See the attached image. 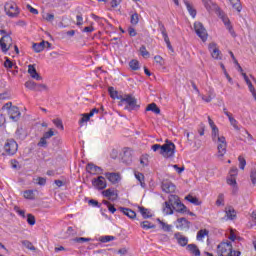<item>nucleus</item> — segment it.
Returning a JSON list of instances; mask_svg holds the SVG:
<instances>
[{
  "label": "nucleus",
  "instance_id": "obj_41",
  "mask_svg": "<svg viewBox=\"0 0 256 256\" xmlns=\"http://www.w3.org/2000/svg\"><path fill=\"white\" fill-rule=\"evenodd\" d=\"M108 93H109L111 99H120L119 98V92L117 90H115L114 87H109L108 88Z\"/></svg>",
  "mask_w": 256,
  "mask_h": 256
},
{
  "label": "nucleus",
  "instance_id": "obj_30",
  "mask_svg": "<svg viewBox=\"0 0 256 256\" xmlns=\"http://www.w3.org/2000/svg\"><path fill=\"white\" fill-rule=\"evenodd\" d=\"M185 200L188 201L189 203H192V205L199 206L202 204V202L199 200V198L189 194L185 197Z\"/></svg>",
  "mask_w": 256,
  "mask_h": 256
},
{
  "label": "nucleus",
  "instance_id": "obj_13",
  "mask_svg": "<svg viewBox=\"0 0 256 256\" xmlns=\"http://www.w3.org/2000/svg\"><path fill=\"white\" fill-rule=\"evenodd\" d=\"M175 225H176V229L183 231V230L189 229V227H191V222H189L186 218H178L176 220Z\"/></svg>",
  "mask_w": 256,
  "mask_h": 256
},
{
  "label": "nucleus",
  "instance_id": "obj_56",
  "mask_svg": "<svg viewBox=\"0 0 256 256\" xmlns=\"http://www.w3.org/2000/svg\"><path fill=\"white\" fill-rule=\"evenodd\" d=\"M75 243H88L91 241V238H84V237H79L74 239Z\"/></svg>",
  "mask_w": 256,
  "mask_h": 256
},
{
  "label": "nucleus",
  "instance_id": "obj_54",
  "mask_svg": "<svg viewBox=\"0 0 256 256\" xmlns=\"http://www.w3.org/2000/svg\"><path fill=\"white\" fill-rule=\"evenodd\" d=\"M27 223L28 225H35V216H33V214H28L27 215Z\"/></svg>",
  "mask_w": 256,
  "mask_h": 256
},
{
  "label": "nucleus",
  "instance_id": "obj_36",
  "mask_svg": "<svg viewBox=\"0 0 256 256\" xmlns=\"http://www.w3.org/2000/svg\"><path fill=\"white\" fill-rule=\"evenodd\" d=\"M233 9H235V11H237L238 13H241V9H243V7L241 6V1L240 0H229Z\"/></svg>",
  "mask_w": 256,
  "mask_h": 256
},
{
  "label": "nucleus",
  "instance_id": "obj_47",
  "mask_svg": "<svg viewBox=\"0 0 256 256\" xmlns=\"http://www.w3.org/2000/svg\"><path fill=\"white\" fill-rule=\"evenodd\" d=\"M227 184L230 185L231 187L237 186V178L233 176H228L227 178Z\"/></svg>",
  "mask_w": 256,
  "mask_h": 256
},
{
  "label": "nucleus",
  "instance_id": "obj_9",
  "mask_svg": "<svg viewBox=\"0 0 256 256\" xmlns=\"http://www.w3.org/2000/svg\"><path fill=\"white\" fill-rule=\"evenodd\" d=\"M194 31L196 35H198L201 38L202 41H207L209 34H207V29H205V26H203L201 22L194 23Z\"/></svg>",
  "mask_w": 256,
  "mask_h": 256
},
{
  "label": "nucleus",
  "instance_id": "obj_6",
  "mask_svg": "<svg viewBox=\"0 0 256 256\" xmlns=\"http://www.w3.org/2000/svg\"><path fill=\"white\" fill-rule=\"evenodd\" d=\"M121 103H126L125 109L127 111H135V109H139V105L137 104V98L131 94H127L124 97L120 98Z\"/></svg>",
  "mask_w": 256,
  "mask_h": 256
},
{
  "label": "nucleus",
  "instance_id": "obj_18",
  "mask_svg": "<svg viewBox=\"0 0 256 256\" xmlns=\"http://www.w3.org/2000/svg\"><path fill=\"white\" fill-rule=\"evenodd\" d=\"M8 115L11 120L17 121L18 119H21V112L19 111V107L13 106L9 112Z\"/></svg>",
  "mask_w": 256,
  "mask_h": 256
},
{
  "label": "nucleus",
  "instance_id": "obj_32",
  "mask_svg": "<svg viewBox=\"0 0 256 256\" xmlns=\"http://www.w3.org/2000/svg\"><path fill=\"white\" fill-rule=\"evenodd\" d=\"M143 219H151V217H153V215L151 214V212L149 211V209L140 206L138 207Z\"/></svg>",
  "mask_w": 256,
  "mask_h": 256
},
{
  "label": "nucleus",
  "instance_id": "obj_1",
  "mask_svg": "<svg viewBox=\"0 0 256 256\" xmlns=\"http://www.w3.org/2000/svg\"><path fill=\"white\" fill-rule=\"evenodd\" d=\"M151 149L154 152L159 151V154L162 155L164 159H173V157H175V151H177V146H175V143L170 140H165L163 145L154 144Z\"/></svg>",
  "mask_w": 256,
  "mask_h": 256
},
{
  "label": "nucleus",
  "instance_id": "obj_19",
  "mask_svg": "<svg viewBox=\"0 0 256 256\" xmlns=\"http://www.w3.org/2000/svg\"><path fill=\"white\" fill-rule=\"evenodd\" d=\"M28 73L32 79H35L36 81H41L43 79L39 73H37V69L34 65L28 66Z\"/></svg>",
  "mask_w": 256,
  "mask_h": 256
},
{
  "label": "nucleus",
  "instance_id": "obj_63",
  "mask_svg": "<svg viewBox=\"0 0 256 256\" xmlns=\"http://www.w3.org/2000/svg\"><path fill=\"white\" fill-rule=\"evenodd\" d=\"M38 147H47V138H40V141L38 142Z\"/></svg>",
  "mask_w": 256,
  "mask_h": 256
},
{
  "label": "nucleus",
  "instance_id": "obj_44",
  "mask_svg": "<svg viewBox=\"0 0 256 256\" xmlns=\"http://www.w3.org/2000/svg\"><path fill=\"white\" fill-rule=\"evenodd\" d=\"M130 23H131V25L139 24V13L135 12V13L131 14Z\"/></svg>",
  "mask_w": 256,
  "mask_h": 256
},
{
  "label": "nucleus",
  "instance_id": "obj_55",
  "mask_svg": "<svg viewBox=\"0 0 256 256\" xmlns=\"http://www.w3.org/2000/svg\"><path fill=\"white\" fill-rule=\"evenodd\" d=\"M4 67L6 69H13V62L11 61V59L6 57V60L4 61Z\"/></svg>",
  "mask_w": 256,
  "mask_h": 256
},
{
  "label": "nucleus",
  "instance_id": "obj_28",
  "mask_svg": "<svg viewBox=\"0 0 256 256\" xmlns=\"http://www.w3.org/2000/svg\"><path fill=\"white\" fill-rule=\"evenodd\" d=\"M173 211H177V208H174L172 205L168 204V202H165L163 206L164 215H173Z\"/></svg>",
  "mask_w": 256,
  "mask_h": 256
},
{
  "label": "nucleus",
  "instance_id": "obj_4",
  "mask_svg": "<svg viewBox=\"0 0 256 256\" xmlns=\"http://www.w3.org/2000/svg\"><path fill=\"white\" fill-rule=\"evenodd\" d=\"M4 12L6 13L7 17H10V19H15V17H19V13H21V11L19 10V6H17V3L11 0L5 2Z\"/></svg>",
  "mask_w": 256,
  "mask_h": 256
},
{
  "label": "nucleus",
  "instance_id": "obj_46",
  "mask_svg": "<svg viewBox=\"0 0 256 256\" xmlns=\"http://www.w3.org/2000/svg\"><path fill=\"white\" fill-rule=\"evenodd\" d=\"M91 120V116L89 113L82 114V118L79 120V125H83V123H87Z\"/></svg>",
  "mask_w": 256,
  "mask_h": 256
},
{
  "label": "nucleus",
  "instance_id": "obj_3",
  "mask_svg": "<svg viewBox=\"0 0 256 256\" xmlns=\"http://www.w3.org/2000/svg\"><path fill=\"white\" fill-rule=\"evenodd\" d=\"M212 141L217 143L218 157H225V154L227 153V139H225V136L216 134L215 136H212Z\"/></svg>",
  "mask_w": 256,
  "mask_h": 256
},
{
  "label": "nucleus",
  "instance_id": "obj_57",
  "mask_svg": "<svg viewBox=\"0 0 256 256\" xmlns=\"http://www.w3.org/2000/svg\"><path fill=\"white\" fill-rule=\"evenodd\" d=\"M49 88L45 84H36V91H48Z\"/></svg>",
  "mask_w": 256,
  "mask_h": 256
},
{
  "label": "nucleus",
  "instance_id": "obj_50",
  "mask_svg": "<svg viewBox=\"0 0 256 256\" xmlns=\"http://www.w3.org/2000/svg\"><path fill=\"white\" fill-rule=\"evenodd\" d=\"M100 241L101 243H109L111 241H115V236H102Z\"/></svg>",
  "mask_w": 256,
  "mask_h": 256
},
{
  "label": "nucleus",
  "instance_id": "obj_11",
  "mask_svg": "<svg viewBox=\"0 0 256 256\" xmlns=\"http://www.w3.org/2000/svg\"><path fill=\"white\" fill-rule=\"evenodd\" d=\"M158 26H159V31L161 32V35L167 45V48L170 51H173V46L171 45V40H169V35L167 34V29L165 28V25H163V23L160 22Z\"/></svg>",
  "mask_w": 256,
  "mask_h": 256
},
{
  "label": "nucleus",
  "instance_id": "obj_35",
  "mask_svg": "<svg viewBox=\"0 0 256 256\" xmlns=\"http://www.w3.org/2000/svg\"><path fill=\"white\" fill-rule=\"evenodd\" d=\"M146 111H152L155 115H159L161 113V109L157 107L156 103H151L146 107Z\"/></svg>",
  "mask_w": 256,
  "mask_h": 256
},
{
  "label": "nucleus",
  "instance_id": "obj_15",
  "mask_svg": "<svg viewBox=\"0 0 256 256\" xmlns=\"http://www.w3.org/2000/svg\"><path fill=\"white\" fill-rule=\"evenodd\" d=\"M208 50L210 51L213 59H221V51L217 47L216 43H210L208 46Z\"/></svg>",
  "mask_w": 256,
  "mask_h": 256
},
{
  "label": "nucleus",
  "instance_id": "obj_61",
  "mask_svg": "<svg viewBox=\"0 0 256 256\" xmlns=\"http://www.w3.org/2000/svg\"><path fill=\"white\" fill-rule=\"evenodd\" d=\"M55 135V132H53V129H50L48 132H45L43 137L44 139H51Z\"/></svg>",
  "mask_w": 256,
  "mask_h": 256
},
{
  "label": "nucleus",
  "instance_id": "obj_29",
  "mask_svg": "<svg viewBox=\"0 0 256 256\" xmlns=\"http://www.w3.org/2000/svg\"><path fill=\"white\" fill-rule=\"evenodd\" d=\"M208 123L212 129V137L219 135V128L217 125H215V122L211 119V116H208Z\"/></svg>",
  "mask_w": 256,
  "mask_h": 256
},
{
  "label": "nucleus",
  "instance_id": "obj_62",
  "mask_svg": "<svg viewBox=\"0 0 256 256\" xmlns=\"http://www.w3.org/2000/svg\"><path fill=\"white\" fill-rule=\"evenodd\" d=\"M13 109V103L12 102H7L3 107L2 110L3 111H7V113H9V110Z\"/></svg>",
  "mask_w": 256,
  "mask_h": 256
},
{
  "label": "nucleus",
  "instance_id": "obj_10",
  "mask_svg": "<svg viewBox=\"0 0 256 256\" xmlns=\"http://www.w3.org/2000/svg\"><path fill=\"white\" fill-rule=\"evenodd\" d=\"M92 185L95 189H98V191H103V189H107V180H105L103 176H98L92 179Z\"/></svg>",
  "mask_w": 256,
  "mask_h": 256
},
{
  "label": "nucleus",
  "instance_id": "obj_12",
  "mask_svg": "<svg viewBox=\"0 0 256 256\" xmlns=\"http://www.w3.org/2000/svg\"><path fill=\"white\" fill-rule=\"evenodd\" d=\"M86 171L87 173H90V175H103V168L93 163H88L86 165Z\"/></svg>",
  "mask_w": 256,
  "mask_h": 256
},
{
  "label": "nucleus",
  "instance_id": "obj_24",
  "mask_svg": "<svg viewBox=\"0 0 256 256\" xmlns=\"http://www.w3.org/2000/svg\"><path fill=\"white\" fill-rule=\"evenodd\" d=\"M119 211H121L123 215H126V217H129V219H135L137 217V213L130 208L120 207Z\"/></svg>",
  "mask_w": 256,
  "mask_h": 256
},
{
  "label": "nucleus",
  "instance_id": "obj_58",
  "mask_svg": "<svg viewBox=\"0 0 256 256\" xmlns=\"http://www.w3.org/2000/svg\"><path fill=\"white\" fill-rule=\"evenodd\" d=\"M250 179L253 185H256V170L252 169L250 173Z\"/></svg>",
  "mask_w": 256,
  "mask_h": 256
},
{
  "label": "nucleus",
  "instance_id": "obj_40",
  "mask_svg": "<svg viewBox=\"0 0 256 256\" xmlns=\"http://www.w3.org/2000/svg\"><path fill=\"white\" fill-rule=\"evenodd\" d=\"M217 207H223L225 205V194L220 193L216 200Z\"/></svg>",
  "mask_w": 256,
  "mask_h": 256
},
{
  "label": "nucleus",
  "instance_id": "obj_31",
  "mask_svg": "<svg viewBox=\"0 0 256 256\" xmlns=\"http://www.w3.org/2000/svg\"><path fill=\"white\" fill-rule=\"evenodd\" d=\"M205 237H209V230L201 229L197 232V236H196L197 241H203Z\"/></svg>",
  "mask_w": 256,
  "mask_h": 256
},
{
  "label": "nucleus",
  "instance_id": "obj_16",
  "mask_svg": "<svg viewBox=\"0 0 256 256\" xmlns=\"http://www.w3.org/2000/svg\"><path fill=\"white\" fill-rule=\"evenodd\" d=\"M174 238L177 240V243L178 245H180V247H187V244L189 243V238L183 236L181 232L175 233Z\"/></svg>",
  "mask_w": 256,
  "mask_h": 256
},
{
  "label": "nucleus",
  "instance_id": "obj_38",
  "mask_svg": "<svg viewBox=\"0 0 256 256\" xmlns=\"http://www.w3.org/2000/svg\"><path fill=\"white\" fill-rule=\"evenodd\" d=\"M129 67L132 71H139L141 66H139V60L133 59L129 62Z\"/></svg>",
  "mask_w": 256,
  "mask_h": 256
},
{
  "label": "nucleus",
  "instance_id": "obj_48",
  "mask_svg": "<svg viewBox=\"0 0 256 256\" xmlns=\"http://www.w3.org/2000/svg\"><path fill=\"white\" fill-rule=\"evenodd\" d=\"M53 123L55 125V127H57L58 129H61V131H63V129H65V127L63 126V121L59 118L54 119Z\"/></svg>",
  "mask_w": 256,
  "mask_h": 256
},
{
  "label": "nucleus",
  "instance_id": "obj_22",
  "mask_svg": "<svg viewBox=\"0 0 256 256\" xmlns=\"http://www.w3.org/2000/svg\"><path fill=\"white\" fill-rule=\"evenodd\" d=\"M219 17H220V19H222L225 27H227V29L230 31V33H233V26H231V21L229 20V17H227V15H225V13H223V12L219 13Z\"/></svg>",
  "mask_w": 256,
  "mask_h": 256
},
{
  "label": "nucleus",
  "instance_id": "obj_17",
  "mask_svg": "<svg viewBox=\"0 0 256 256\" xmlns=\"http://www.w3.org/2000/svg\"><path fill=\"white\" fill-rule=\"evenodd\" d=\"M103 197H106L107 199H111L112 201H115L117 199L118 194L115 190V188H108L104 191H102Z\"/></svg>",
  "mask_w": 256,
  "mask_h": 256
},
{
  "label": "nucleus",
  "instance_id": "obj_26",
  "mask_svg": "<svg viewBox=\"0 0 256 256\" xmlns=\"http://www.w3.org/2000/svg\"><path fill=\"white\" fill-rule=\"evenodd\" d=\"M226 217L231 221H233V219H237V212L235 211V208L231 206L226 208Z\"/></svg>",
  "mask_w": 256,
  "mask_h": 256
},
{
  "label": "nucleus",
  "instance_id": "obj_2",
  "mask_svg": "<svg viewBox=\"0 0 256 256\" xmlns=\"http://www.w3.org/2000/svg\"><path fill=\"white\" fill-rule=\"evenodd\" d=\"M218 256H241V252L233 250V244L231 242H221L216 249Z\"/></svg>",
  "mask_w": 256,
  "mask_h": 256
},
{
  "label": "nucleus",
  "instance_id": "obj_45",
  "mask_svg": "<svg viewBox=\"0 0 256 256\" xmlns=\"http://www.w3.org/2000/svg\"><path fill=\"white\" fill-rule=\"evenodd\" d=\"M229 121H230V125H232V127L236 130V131H239V122L233 118V115L230 116L229 118Z\"/></svg>",
  "mask_w": 256,
  "mask_h": 256
},
{
  "label": "nucleus",
  "instance_id": "obj_23",
  "mask_svg": "<svg viewBox=\"0 0 256 256\" xmlns=\"http://www.w3.org/2000/svg\"><path fill=\"white\" fill-rule=\"evenodd\" d=\"M134 176L135 179H137V181L139 182L140 187H142V189H145V187H147V184L145 183V175H143V173L139 171H135Z\"/></svg>",
  "mask_w": 256,
  "mask_h": 256
},
{
  "label": "nucleus",
  "instance_id": "obj_52",
  "mask_svg": "<svg viewBox=\"0 0 256 256\" xmlns=\"http://www.w3.org/2000/svg\"><path fill=\"white\" fill-rule=\"evenodd\" d=\"M154 61L155 63H157L158 65H160V67H163V65H165V60L163 59V57L156 55L154 57Z\"/></svg>",
  "mask_w": 256,
  "mask_h": 256
},
{
  "label": "nucleus",
  "instance_id": "obj_20",
  "mask_svg": "<svg viewBox=\"0 0 256 256\" xmlns=\"http://www.w3.org/2000/svg\"><path fill=\"white\" fill-rule=\"evenodd\" d=\"M187 251L192 256H201V250H199V247H197L196 244H188Z\"/></svg>",
  "mask_w": 256,
  "mask_h": 256
},
{
  "label": "nucleus",
  "instance_id": "obj_7",
  "mask_svg": "<svg viewBox=\"0 0 256 256\" xmlns=\"http://www.w3.org/2000/svg\"><path fill=\"white\" fill-rule=\"evenodd\" d=\"M13 47V38L11 35L6 34L0 38V49L4 55L9 53V49Z\"/></svg>",
  "mask_w": 256,
  "mask_h": 256
},
{
  "label": "nucleus",
  "instance_id": "obj_39",
  "mask_svg": "<svg viewBox=\"0 0 256 256\" xmlns=\"http://www.w3.org/2000/svg\"><path fill=\"white\" fill-rule=\"evenodd\" d=\"M26 89H29L30 91H36L37 90V83L33 80H29L25 82Z\"/></svg>",
  "mask_w": 256,
  "mask_h": 256
},
{
  "label": "nucleus",
  "instance_id": "obj_8",
  "mask_svg": "<svg viewBox=\"0 0 256 256\" xmlns=\"http://www.w3.org/2000/svg\"><path fill=\"white\" fill-rule=\"evenodd\" d=\"M3 149L6 155L12 157L19 150V144H17V142L13 139H8L6 140Z\"/></svg>",
  "mask_w": 256,
  "mask_h": 256
},
{
  "label": "nucleus",
  "instance_id": "obj_60",
  "mask_svg": "<svg viewBox=\"0 0 256 256\" xmlns=\"http://www.w3.org/2000/svg\"><path fill=\"white\" fill-rule=\"evenodd\" d=\"M140 53L142 57H149V51H147V48L145 46L140 47Z\"/></svg>",
  "mask_w": 256,
  "mask_h": 256
},
{
  "label": "nucleus",
  "instance_id": "obj_5",
  "mask_svg": "<svg viewBox=\"0 0 256 256\" xmlns=\"http://www.w3.org/2000/svg\"><path fill=\"white\" fill-rule=\"evenodd\" d=\"M166 203L172 205L174 208H176V211L178 213H185L187 211V206L185 204L181 203V200L179 199V196L177 195H170L168 201Z\"/></svg>",
  "mask_w": 256,
  "mask_h": 256
},
{
  "label": "nucleus",
  "instance_id": "obj_34",
  "mask_svg": "<svg viewBox=\"0 0 256 256\" xmlns=\"http://www.w3.org/2000/svg\"><path fill=\"white\" fill-rule=\"evenodd\" d=\"M140 227H142L144 231H149V229H155L156 226L153 222L146 220L140 223Z\"/></svg>",
  "mask_w": 256,
  "mask_h": 256
},
{
  "label": "nucleus",
  "instance_id": "obj_21",
  "mask_svg": "<svg viewBox=\"0 0 256 256\" xmlns=\"http://www.w3.org/2000/svg\"><path fill=\"white\" fill-rule=\"evenodd\" d=\"M175 189H177V187L171 182H165L162 184V191L164 193H175Z\"/></svg>",
  "mask_w": 256,
  "mask_h": 256
},
{
  "label": "nucleus",
  "instance_id": "obj_25",
  "mask_svg": "<svg viewBox=\"0 0 256 256\" xmlns=\"http://www.w3.org/2000/svg\"><path fill=\"white\" fill-rule=\"evenodd\" d=\"M37 190H25L23 192L24 199H28L29 201H35L37 197Z\"/></svg>",
  "mask_w": 256,
  "mask_h": 256
},
{
  "label": "nucleus",
  "instance_id": "obj_59",
  "mask_svg": "<svg viewBox=\"0 0 256 256\" xmlns=\"http://www.w3.org/2000/svg\"><path fill=\"white\" fill-rule=\"evenodd\" d=\"M238 173H239V170L236 167L231 168L230 171H229V177H236L237 178Z\"/></svg>",
  "mask_w": 256,
  "mask_h": 256
},
{
  "label": "nucleus",
  "instance_id": "obj_33",
  "mask_svg": "<svg viewBox=\"0 0 256 256\" xmlns=\"http://www.w3.org/2000/svg\"><path fill=\"white\" fill-rule=\"evenodd\" d=\"M158 221L162 231H164L165 233H171L173 231V225L167 224L161 220Z\"/></svg>",
  "mask_w": 256,
  "mask_h": 256
},
{
  "label": "nucleus",
  "instance_id": "obj_43",
  "mask_svg": "<svg viewBox=\"0 0 256 256\" xmlns=\"http://www.w3.org/2000/svg\"><path fill=\"white\" fill-rule=\"evenodd\" d=\"M213 97H215V91L210 89L209 96H202V101H205V103H211V101H213Z\"/></svg>",
  "mask_w": 256,
  "mask_h": 256
},
{
  "label": "nucleus",
  "instance_id": "obj_49",
  "mask_svg": "<svg viewBox=\"0 0 256 256\" xmlns=\"http://www.w3.org/2000/svg\"><path fill=\"white\" fill-rule=\"evenodd\" d=\"M205 9H207V11H211V7H213V1L212 0H201Z\"/></svg>",
  "mask_w": 256,
  "mask_h": 256
},
{
  "label": "nucleus",
  "instance_id": "obj_27",
  "mask_svg": "<svg viewBox=\"0 0 256 256\" xmlns=\"http://www.w3.org/2000/svg\"><path fill=\"white\" fill-rule=\"evenodd\" d=\"M184 5L186 6V9H187L188 13L191 15V17H193V19H195V17H197V10H195L193 5H191V3H189V1H184Z\"/></svg>",
  "mask_w": 256,
  "mask_h": 256
},
{
  "label": "nucleus",
  "instance_id": "obj_37",
  "mask_svg": "<svg viewBox=\"0 0 256 256\" xmlns=\"http://www.w3.org/2000/svg\"><path fill=\"white\" fill-rule=\"evenodd\" d=\"M44 49H45V41L33 44V50L35 51V53H41V51H44Z\"/></svg>",
  "mask_w": 256,
  "mask_h": 256
},
{
  "label": "nucleus",
  "instance_id": "obj_51",
  "mask_svg": "<svg viewBox=\"0 0 256 256\" xmlns=\"http://www.w3.org/2000/svg\"><path fill=\"white\" fill-rule=\"evenodd\" d=\"M238 161H239V168L242 169L243 171V169H245V165H247V161L243 156H239Z\"/></svg>",
  "mask_w": 256,
  "mask_h": 256
},
{
  "label": "nucleus",
  "instance_id": "obj_42",
  "mask_svg": "<svg viewBox=\"0 0 256 256\" xmlns=\"http://www.w3.org/2000/svg\"><path fill=\"white\" fill-rule=\"evenodd\" d=\"M22 245L26 247L29 251H37V248L33 246V243L29 240L22 241Z\"/></svg>",
  "mask_w": 256,
  "mask_h": 256
},
{
  "label": "nucleus",
  "instance_id": "obj_64",
  "mask_svg": "<svg viewBox=\"0 0 256 256\" xmlns=\"http://www.w3.org/2000/svg\"><path fill=\"white\" fill-rule=\"evenodd\" d=\"M44 19H45V21H54L55 15H54V14H49V13H47V14L44 16Z\"/></svg>",
  "mask_w": 256,
  "mask_h": 256
},
{
  "label": "nucleus",
  "instance_id": "obj_53",
  "mask_svg": "<svg viewBox=\"0 0 256 256\" xmlns=\"http://www.w3.org/2000/svg\"><path fill=\"white\" fill-rule=\"evenodd\" d=\"M158 239H159L160 243L169 242V236L167 234H159Z\"/></svg>",
  "mask_w": 256,
  "mask_h": 256
},
{
  "label": "nucleus",
  "instance_id": "obj_14",
  "mask_svg": "<svg viewBox=\"0 0 256 256\" xmlns=\"http://www.w3.org/2000/svg\"><path fill=\"white\" fill-rule=\"evenodd\" d=\"M106 179L112 183V185H117L121 181V174L115 172H107L104 174Z\"/></svg>",
  "mask_w": 256,
  "mask_h": 256
}]
</instances>
